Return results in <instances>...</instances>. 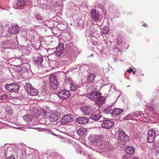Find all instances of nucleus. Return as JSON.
Returning <instances> with one entry per match:
<instances>
[{"mask_svg":"<svg viewBox=\"0 0 159 159\" xmlns=\"http://www.w3.org/2000/svg\"><path fill=\"white\" fill-rule=\"evenodd\" d=\"M102 93L99 92H92L87 95V97L93 100L98 106L102 104L105 101V97L101 96Z\"/></svg>","mask_w":159,"mask_h":159,"instance_id":"obj_1","label":"nucleus"},{"mask_svg":"<svg viewBox=\"0 0 159 159\" xmlns=\"http://www.w3.org/2000/svg\"><path fill=\"white\" fill-rule=\"evenodd\" d=\"M17 7H14L16 9H23L27 6H30L32 5L31 0H18L16 2Z\"/></svg>","mask_w":159,"mask_h":159,"instance_id":"obj_2","label":"nucleus"},{"mask_svg":"<svg viewBox=\"0 0 159 159\" xmlns=\"http://www.w3.org/2000/svg\"><path fill=\"white\" fill-rule=\"evenodd\" d=\"M24 87L26 92L30 95L35 96L38 95L39 92L37 89L34 88L30 83H26Z\"/></svg>","mask_w":159,"mask_h":159,"instance_id":"obj_3","label":"nucleus"},{"mask_svg":"<svg viewBox=\"0 0 159 159\" xmlns=\"http://www.w3.org/2000/svg\"><path fill=\"white\" fill-rule=\"evenodd\" d=\"M118 139L120 142H123L122 145L125 144V142L129 140V138L122 129H119L118 132Z\"/></svg>","mask_w":159,"mask_h":159,"instance_id":"obj_4","label":"nucleus"},{"mask_svg":"<svg viewBox=\"0 0 159 159\" xmlns=\"http://www.w3.org/2000/svg\"><path fill=\"white\" fill-rule=\"evenodd\" d=\"M94 26V25L90 26L89 28V31L87 30L85 32L86 36H93L94 37L98 36L97 34H98V31L95 29Z\"/></svg>","mask_w":159,"mask_h":159,"instance_id":"obj_5","label":"nucleus"},{"mask_svg":"<svg viewBox=\"0 0 159 159\" xmlns=\"http://www.w3.org/2000/svg\"><path fill=\"white\" fill-rule=\"evenodd\" d=\"M81 112L84 114L89 115L95 111V107L90 105L84 106L80 108Z\"/></svg>","mask_w":159,"mask_h":159,"instance_id":"obj_6","label":"nucleus"},{"mask_svg":"<svg viewBox=\"0 0 159 159\" xmlns=\"http://www.w3.org/2000/svg\"><path fill=\"white\" fill-rule=\"evenodd\" d=\"M6 89L9 91L13 92H17L19 90L18 85L15 83L7 84L5 85Z\"/></svg>","mask_w":159,"mask_h":159,"instance_id":"obj_7","label":"nucleus"},{"mask_svg":"<svg viewBox=\"0 0 159 159\" xmlns=\"http://www.w3.org/2000/svg\"><path fill=\"white\" fill-rule=\"evenodd\" d=\"M73 121V116L69 114H67L63 116L61 120V123L62 125H65L66 124L70 123Z\"/></svg>","mask_w":159,"mask_h":159,"instance_id":"obj_8","label":"nucleus"},{"mask_svg":"<svg viewBox=\"0 0 159 159\" xmlns=\"http://www.w3.org/2000/svg\"><path fill=\"white\" fill-rule=\"evenodd\" d=\"M156 132L153 129H150L148 130V141L149 143H152L155 139Z\"/></svg>","mask_w":159,"mask_h":159,"instance_id":"obj_9","label":"nucleus"},{"mask_svg":"<svg viewBox=\"0 0 159 159\" xmlns=\"http://www.w3.org/2000/svg\"><path fill=\"white\" fill-rule=\"evenodd\" d=\"M103 136L102 134L99 135H92L89 137V139L91 142H96V143L100 142L102 140Z\"/></svg>","mask_w":159,"mask_h":159,"instance_id":"obj_10","label":"nucleus"},{"mask_svg":"<svg viewBox=\"0 0 159 159\" xmlns=\"http://www.w3.org/2000/svg\"><path fill=\"white\" fill-rule=\"evenodd\" d=\"M59 114L57 111H52L51 113L49 118L51 122H54L57 121L59 117Z\"/></svg>","mask_w":159,"mask_h":159,"instance_id":"obj_11","label":"nucleus"},{"mask_svg":"<svg viewBox=\"0 0 159 159\" xmlns=\"http://www.w3.org/2000/svg\"><path fill=\"white\" fill-rule=\"evenodd\" d=\"M114 122V121L109 120H105L102 124V127L104 128L110 129L113 126Z\"/></svg>","mask_w":159,"mask_h":159,"instance_id":"obj_12","label":"nucleus"},{"mask_svg":"<svg viewBox=\"0 0 159 159\" xmlns=\"http://www.w3.org/2000/svg\"><path fill=\"white\" fill-rule=\"evenodd\" d=\"M69 92L66 89H63L57 94L58 97L63 99H67L69 96Z\"/></svg>","mask_w":159,"mask_h":159,"instance_id":"obj_13","label":"nucleus"},{"mask_svg":"<svg viewBox=\"0 0 159 159\" xmlns=\"http://www.w3.org/2000/svg\"><path fill=\"white\" fill-rule=\"evenodd\" d=\"M12 42V40H7L3 41L0 44L1 48H10L11 47Z\"/></svg>","mask_w":159,"mask_h":159,"instance_id":"obj_14","label":"nucleus"},{"mask_svg":"<svg viewBox=\"0 0 159 159\" xmlns=\"http://www.w3.org/2000/svg\"><path fill=\"white\" fill-rule=\"evenodd\" d=\"M90 118L95 121L99 120L100 122L103 121L104 119V117L101 116L100 115L98 114H94L90 116Z\"/></svg>","mask_w":159,"mask_h":159,"instance_id":"obj_15","label":"nucleus"},{"mask_svg":"<svg viewBox=\"0 0 159 159\" xmlns=\"http://www.w3.org/2000/svg\"><path fill=\"white\" fill-rule=\"evenodd\" d=\"M64 51V44L62 43H59L58 46L57 47L55 52L58 56H60Z\"/></svg>","mask_w":159,"mask_h":159,"instance_id":"obj_16","label":"nucleus"},{"mask_svg":"<svg viewBox=\"0 0 159 159\" xmlns=\"http://www.w3.org/2000/svg\"><path fill=\"white\" fill-rule=\"evenodd\" d=\"M19 30L20 27L16 26L10 27L8 30L9 32L12 34L17 33L19 32Z\"/></svg>","mask_w":159,"mask_h":159,"instance_id":"obj_17","label":"nucleus"},{"mask_svg":"<svg viewBox=\"0 0 159 159\" xmlns=\"http://www.w3.org/2000/svg\"><path fill=\"white\" fill-rule=\"evenodd\" d=\"M124 111V110L122 109L115 108L112 111L111 115L113 117H115L118 115L121 114Z\"/></svg>","mask_w":159,"mask_h":159,"instance_id":"obj_18","label":"nucleus"},{"mask_svg":"<svg viewBox=\"0 0 159 159\" xmlns=\"http://www.w3.org/2000/svg\"><path fill=\"white\" fill-rule=\"evenodd\" d=\"M43 61V57H38L34 60V63L36 65H37L38 67H41L42 66V64Z\"/></svg>","mask_w":159,"mask_h":159,"instance_id":"obj_19","label":"nucleus"},{"mask_svg":"<svg viewBox=\"0 0 159 159\" xmlns=\"http://www.w3.org/2000/svg\"><path fill=\"white\" fill-rule=\"evenodd\" d=\"M76 120L79 124H84L88 123L89 121V119L86 117H81L77 118Z\"/></svg>","mask_w":159,"mask_h":159,"instance_id":"obj_20","label":"nucleus"},{"mask_svg":"<svg viewBox=\"0 0 159 159\" xmlns=\"http://www.w3.org/2000/svg\"><path fill=\"white\" fill-rule=\"evenodd\" d=\"M92 17L95 20H98L99 19V16L97 12V11L94 9L92 10L90 12Z\"/></svg>","mask_w":159,"mask_h":159,"instance_id":"obj_21","label":"nucleus"},{"mask_svg":"<svg viewBox=\"0 0 159 159\" xmlns=\"http://www.w3.org/2000/svg\"><path fill=\"white\" fill-rule=\"evenodd\" d=\"M125 151L127 154L129 155H131L134 152L135 149L133 147L128 146L125 149Z\"/></svg>","mask_w":159,"mask_h":159,"instance_id":"obj_22","label":"nucleus"},{"mask_svg":"<svg viewBox=\"0 0 159 159\" xmlns=\"http://www.w3.org/2000/svg\"><path fill=\"white\" fill-rule=\"evenodd\" d=\"M86 132V129L84 127H82L78 129L77 131V134L80 136L84 135Z\"/></svg>","mask_w":159,"mask_h":159,"instance_id":"obj_23","label":"nucleus"},{"mask_svg":"<svg viewBox=\"0 0 159 159\" xmlns=\"http://www.w3.org/2000/svg\"><path fill=\"white\" fill-rule=\"evenodd\" d=\"M70 91H74L76 90L78 87V85L73 81L70 83Z\"/></svg>","mask_w":159,"mask_h":159,"instance_id":"obj_24","label":"nucleus"},{"mask_svg":"<svg viewBox=\"0 0 159 159\" xmlns=\"http://www.w3.org/2000/svg\"><path fill=\"white\" fill-rule=\"evenodd\" d=\"M34 17L36 19L40 21L41 22L42 21V20H43L44 18L43 16H41V15L38 13H35Z\"/></svg>","mask_w":159,"mask_h":159,"instance_id":"obj_25","label":"nucleus"},{"mask_svg":"<svg viewBox=\"0 0 159 159\" xmlns=\"http://www.w3.org/2000/svg\"><path fill=\"white\" fill-rule=\"evenodd\" d=\"M96 77V75L94 73H90L87 78V80L89 82H93Z\"/></svg>","mask_w":159,"mask_h":159,"instance_id":"obj_26","label":"nucleus"},{"mask_svg":"<svg viewBox=\"0 0 159 159\" xmlns=\"http://www.w3.org/2000/svg\"><path fill=\"white\" fill-rule=\"evenodd\" d=\"M31 116L30 115H25L23 116V120L27 122H29L31 120Z\"/></svg>","mask_w":159,"mask_h":159,"instance_id":"obj_27","label":"nucleus"},{"mask_svg":"<svg viewBox=\"0 0 159 159\" xmlns=\"http://www.w3.org/2000/svg\"><path fill=\"white\" fill-rule=\"evenodd\" d=\"M50 83L57 82V80L56 79V75H52L49 78Z\"/></svg>","mask_w":159,"mask_h":159,"instance_id":"obj_28","label":"nucleus"},{"mask_svg":"<svg viewBox=\"0 0 159 159\" xmlns=\"http://www.w3.org/2000/svg\"><path fill=\"white\" fill-rule=\"evenodd\" d=\"M75 145L76 146L75 150L77 152V153H78L79 152L80 154H84V152L82 151L80 147L76 144H75Z\"/></svg>","mask_w":159,"mask_h":159,"instance_id":"obj_29","label":"nucleus"},{"mask_svg":"<svg viewBox=\"0 0 159 159\" xmlns=\"http://www.w3.org/2000/svg\"><path fill=\"white\" fill-rule=\"evenodd\" d=\"M53 158L54 159H60L61 157L58 153L54 152L53 154Z\"/></svg>","mask_w":159,"mask_h":159,"instance_id":"obj_30","label":"nucleus"},{"mask_svg":"<svg viewBox=\"0 0 159 159\" xmlns=\"http://www.w3.org/2000/svg\"><path fill=\"white\" fill-rule=\"evenodd\" d=\"M8 98L7 95L5 93L1 95H0V100L2 101H5Z\"/></svg>","mask_w":159,"mask_h":159,"instance_id":"obj_31","label":"nucleus"},{"mask_svg":"<svg viewBox=\"0 0 159 159\" xmlns=\"http://www.w3.org/2000/svg\"><path fill=\"white\" fill-rule=\"evenodd\" d=\"M109 31L108 28L106 26L103 28L102 30V32L104 34H106Z\"/></svg>","mask_w":159,"mask_h":159,"instance_id":"obj_32","label":"nucleus"},{"mask_svg":"<svg viewBox=\"0 0 159 159\" xmlns=\"http://www.w3.org/2000/svg\"><path fill=\"white\" fill-rule=\"evenodd\" d=\"M50 85L52 88L54 89H56L57 88V82H53L50 83Z\"/></svg>","mask_w":159,"mask_h":159,"instance_id":"obj_33","label":"nucleus"},{"mask_svg":"<svg viewBox=\"0 0 159 159\" xmlns=\"http://www.w3.org/2000/svg\"><path fill=\"white\" fill-rule=\"evenodd\" d=\"M143 113L139 112H136L134 114L136 117L141 116L143 115Z\"/></svg>","mask_w":159,"mask_h":159,"instance_id":"obj_34","label":"nucleus"},{"mask_svg":"<svg viewBox=\"0 0 159 159\" xmlns=\"http://www.w3.org/2000/svg\"><path fill=\"white\" fill-rule=\"evenodd\" d=\"M133 115H128L127 116H126L125 118V120H129L130 119H131L132 118V116Z\"/></svg>","mask_w":159,"mask_h":159,"instance_id":"obj_35","label":"nucleus"},{"mask_svg":"<svg viewBox=\"0 0 159 159\" xmlns=\"http://www.w3.org/2000/svg\"><path fill=\"white\" fill-rule=\"evenodd\" d=\"M18 149L20 150H22L25 147V145L22 144H19Z\"/></svg>","mask_w":159,"mask_h":159,"instance_id":"obj_36","label":"nucleus"},{"mask_svg":"<svg viewBox=\"0 0 159 159\" xmlns=\"http://www.w3.org/2000/svg\"><path fill=\"white\" fill-rule=\"evenodd\" d=\"M123 159H131V157L129 156L125 155L123 157Z\"/></svg>","mask_w":159,"mask_h":159,"instance_id":"obj_37","label":"nucleus"},{"mask_svg":"<svg viewBox=\"0 0 159 159\" xmlns=\"http://www.w3.org/2000/svg\"><path fill=\"white\" fill-rule=\"evenodd\" d=\"M25 60V58H22V60L21 61V62L22 64H25V63L27 61H25V62L24 61Z\"/></svg>","mask_w":159,"mask_h":159,"instance_id":"obj_38","label":"nucleus"},{"mask_svg":"<svg viewBox=\"0 0 159 159\" xmlns=\"http://www.w3.org/2000/svg\"><path fill=\"white\" fill-rule=\"evenodd\" d=\"M7 159H15V158L13 155H11L10 157H8Z\"/></svg>","mask_w":159,"mask_h":159,"instance_id":"obj_39","label":"nucleus"},{"mask_svg":"<svg viewBox=\"0 0 159 159\" xmlns=\"http://www.w3.org/2000/svg\"><path fill=\"white\" fill-rule=\"evenodd\" d=\"M66 80L68 81L69 82H72V81H72V79L71 78H67L66 79Z\"/></svg>","mask_w":159,"mask_h":159,"instance_id":"obj_40","label":"nucleus"},{"mask_svg":"<svg viewBox=\"0 0 159 159\" xmlns=\"http://www.w3.org/2000/svg\"><path fill=\"white\" fill-rule=\"evenodd\" d=\"M133 69L131 68L129 70H127V71L129 72H132V71H133Z\"/></svg>","mask_w":159,"mask_h":159,"instance_id":"obj_41","label":"nucleus"},{"mask_svg":"<svg viewBox=\"0 0 159 159\" xmlns=\"http://www.w3.org/2000/svg\"><path fill=\"white\" fill-rule=\"evenodd\" d=\"M105 112L106 113H109V112L111 113V111H109V110H108V109H106V110H105Z\"/></svg>","mask_w":159,"mask_h":159,"instance_id":"obj_42","label":"nucleus"},{"mask_svg":"<svg viewBox=\"0 0 159 159\" xmlns=\"http://www.w3.org/2000/svg\"><path fill=\"white\" fill-rule=\"evenodd\" d=\"M115 86L114 85H111V89H114L115 90H116V89H115Z\"/></svg>","mask_w":159,"mask_h":159,"instance_id":"obj_43","label":"nucleus"},{"mask_svg":"<svg viewBox=\"0 0 159 159\" xmlns=\"http://www.w3.org/2000/svg\"><path fill=\"white\" fill-rule=\"evenodd\" d=\"M142 26L144 27H148V25L146 24H144Z\"/></svg>","mask_w":159,"mask_h":159,"instance_id":"obj_44","label":"nucleus"},{"mask_svg":"<svg viewBox=\"0 0 159 159\" xmlns=\"http://www.w3.org/2000/svg\"><path fill=\"white\" fill-rule=\"evenodd\" d=\"M132 159H138V158H137V157H133V158H132Z\"/></svg>","mask_w":159,"mask_h":159,"instance_id":"obj_45","label":"nucleus"},{"mask_svg":"<svg viewBox=\"0 0 159 159\" xmlns=\"http://www.w3.org/2000/svg\"><path fill=\"white\" fill-rule=\"evenodd\" d=\"M29 128H31V129H34V128L33 127H30Z\"/></svg>","mask_w":159,"mask_h":159,"instance_id":"obj_46","label":"nucleus"},{"mask_svg":"<svg viewBox=\"0 0 159 159\" xmlns=\"http://www.w3.org/2000/svg\"><path fill=\"white\" fill-rule=\"evenodd\" d=\"M63 4H62L61 6V9H60L61 10V9H62V7H63Z\"/></svg>","mask_w":159,"mask_h":159,"instance_id":"obj_47","label":"nucleus"},{"mask_svg":"<svg viewBox=\"0 0 159 159\" xmlns=\"http://www.w3.org/2000/svg\"><path fill=\"white\" fill-rule=\"evenodd\" d=\"M92 43H93V45H94L95 44V43H96L95 42H92Z\"/></svg>","mask_w":159,"mask_h":159,"instance_id":"obj_48","label":"nucleus"},{"mask_svg":"<svg viewBox=\"0 0 159 159\" xmlns=\"http://www.w3.org/2000/svg\"><path fill=\"white\" fill-rule=\"evenodd\" d=\"M132 72H133V74H134L135 73V71H134L133 70V71H132Z\"/></svg>","mask_w":159,"mask_h":159,"instance_id":"obj_49","label":"nucleus"},{"mask_svg":"<svg viewBox=\"0 0 159 159\" xmlns=\"http://www.w3.org/2000/svg\"><path fill=\"white\" fill-rule=\"evenodd\" d=\"M120 43H121V41H120V43H118V44H120Z\"/></svg>","mask_w":159,"mask_h":159,"instance_id":"obj_50","label":"nucleus"},{"mask_svg":"<svg viewBox=\"0 0 159 159\" xmlns=\"http://www.w3.org/2000/svg\"><path fill=\"white\" fill-rule=\"evenodd\" d=\"M70 142H71V143H72V144H73L72 141H70Z\"/></svg>","mask_w":159,"mask_h":159,"instance_id":"obj_51","label":"nucleus"},{"mask_svg":"<svg viewBox=\"0 0 159 159\" xmlns=\"http://www.w3.org/2000/svg\"><path fill=\"white\" fill-rule=\"evenodd\" d=\"M137 95H138V96H139V94H137Z\"/></svg>","mask_w":159,"mask_h":159,"instance_id":"obj_52","label":"nucleus"},{"mask_svg":"<svg viewBox=\"0 0 159 159\" xmlns=\"http://www.w3.org/2000/svg\"><path fill=\"white\" fill-rule=\"evenodd\" d=\"M137 95H138V96H139V94H137Z\"/></svg>","mask_w":159,"mask_h":159,"instance_id":"obj_53","label":"nucleus"},{"mask_svg":"<svg viewBox=\"0 0 159 159\" xmlns=\"http://www.w3.org/2000/svg\"><path fill=\"white\" fill-rule=\"evenodd\" d=\"M137 95H138V96H139V94H137Z\"/></svg>","mask_w":159,"mask_h":159,"instance_id":"obj_54","label":"nucleus"},{"mask_svg":"<svg viewBox=\"0 0 159 159\" xmlns=\"http://www.w3.org/2000/svg\"><path fill=\"white\" fill-rule=\"evenodd\" d=\"M137 95H138V96H139V94H137Z\"/></svg>","mask_w":159,"mask_h":159,"instance_id":"obj_55","label":"nucleus"},{"mask_svg":"<svg viewBox=\"0 0 159 159\" xmlns=\"http://www.w3.org/2000/svg\"><path fill=\"white\" fill-rule=\"evenodd\" d=\"M129 86H129H129H127V87H129Z\"/></svg>","mask_w":159,"mask_h":159,"instance_id":"obj_56","label":"nucleus"},{"mask_svg":"<svg viewBox=\"0 0 159 159\" xmlns=\"http://www.w3.org/2000/svg\"><path fill=\"white\" fill-rule=\"evenodd\" d=\"M53 62L56 63V62L55 61H54Z\"/></svg>","mask_w":159,"mask_h":159,"instance_id":"obj_57","label":"nucleus"}]
</instances>
